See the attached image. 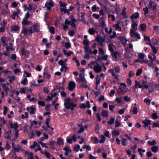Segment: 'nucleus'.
Wrapping results in <instances>:
<instances>
[{
	"instance_id": "53",
	"label": "nucleus",
	"mask_w": 159,
	"mask_h": 159,
	"mask_svg": "<svg viewBox=\"0 0 159 159\" xmlns=\"http://www.w3.org/2000/svg\"><path fill=\"white\" fill-rule=\"evenodd\" d=\"M125 9H126L125 8V10H122V12L121 14L125 18H127L128 17L125 15V14H126Z\"/></svg>"
},
{
	"instance_id": "11",
	"label": "nucleus",
	"mask_w": 159,
	"mask_h": 159,
	"mask_svg": "<svg viewBox=\"0 0 159 159\" xmlns=\"http://www.w3.org/2000/svg\"><path fill=\"white\" fill-rule=\"evenodd\" d=\"M142 122L144 124L143 127L144 128H146L151 124V121L147 119H146L144 120Z\"/></svg>"
},
{
	"instance_id": "28",
	"label": "nucleus",
	"mask_w": 159,
	"mask_h": 159,
	"mask_svg": "<svg viewBox=\"0 0 159 159\" xmlns=\"http://www.w3.org/2000/svg\"><path fill=\"white\" fill-rule=\"evenodd\" d=\"M146 24H141L140 25V27L141 30L143 31H145L146 30Z\"/></svg>"
},
{
	"instance_id": "17",
	"label": "nucleus",
	"mask_w": 159,
	"mask_h": 159,
	"mask_svg": "<svg viewBox=\"0 0 159 159\" xmlns=\"http://www.w3.org/2000/svg\"><path fill=\"white\" fill-rule=\"evenodd\" d=\"M135 85L134 87L135 88L138 87L139 88H143V86H142L141 83L139 82H138L137 80H135Z\"/></svg>"
},
{
	"instance_id": "23",
	"label": "nucleus",
	"mask_w": 159,
	"mask_h": 159,
	"mask_svg": "<svg viewBox=\"0 0 159 159\" xmlns=\"http://www.w3.org/2000/svg\"><path fill=\"white\" fill-rule=\"evenodd\" d=\"M25 153L26 154H29V156L28 157V159H34L32 152H30L29 153L28 152H26Z\"/></svg>"
},
{
	"instance_id": "14",
	"label": "nucleus",
	"mask_w": 159,
	"mask_h": 159,
	"mask_svg": "<svg viewBox=\"0 0 159 159\" xmlns=\"http://www.w3.org/2000/svg\"><path fill=\"white\" fill-rule=\"evenodd\" d=\"M96 40L98 43L101 44H102V42L105 41V39L102 37H97Z\"/></svg>"
},
{
	"instance_id": "59",
	"label": "nucleus",
	"mask_w": 159,
	"mask_h": 159,
	"mask_svg": "<svg viewBox=\"0 0 159 159\" xmlns=\"http://www.w3.org/2000/svg\"><path fill=\"white\" fill-rule=\"evenodd\" d=\"M115 123V127H119L121 124L120 123L116 120Z\"/></svg>"
},
{
	"instance_id": "42",
	"label": "nucleus",
	"mask_w": 159,
	"mask_h": 159,
	"mask_svg": "<svg viewBox=\"0 0 159 159\" xmlns=\"http://www.w3.org/2000/svg\"><path fill=\"white\" fill-rule=\"evenodd\" d=\"M26 88H22V89H20V93H25V92L26 91Z\"/></svg>"
},
{
	"instance_id": "7",
	"label": "nucleus",
	"mask_w": 159,
	"mask_h": 159,
	"mask_svg": "<svg viewBox=\"0 0 159 159\" xmlns=\"http://www.w3.org/2000/svg\"><path fill=\"white\" fill-rule=\"evenodd\" d=\"M26 110L29 112L30 114H34L35 113V108L31 106L30 107H27Z\"/></svg>"
},
{
	"instance_id": "37",
	"label": "nucleus",
	"mask_w": 159,
	"mask_h": 159,
	"mask_svg": "<svg viewBox=\"0 0 159 159\" xmlns=\"http://www.w3.org/2000/svg\"><path fill=\"white\" fill-rule=\"evenodd\" d=\"M24 74L23 76L24 77H30L31 75V74L30 73L27 72L25 70L24 71Z\"/></svg>"
},
{
	"instance_id": "61",
	"label": "nucleus",
	"mask_w": 159,
	"mask_h": 159,
	"mask_svg": "<svg viewBox=\"0 0 159 159\" xmlns=\"http://www.w3.org/2000/svg\"><path fill=\"white\" fill-rule=\"evenodd\" d=\"M65 46L66 48L68 49L70 47V43L66 42L65 43Z\"/></svg>"
},
{
	"instance_id": "50",
	"label": "nucleus",
	"mask_w": 159,
	"mask_h": 159,
	"mask_svg": "<svg viewBox=\"0 0 159 159\" xmlns=\"http://www.w3.org/2000/svg\"><path fill=\"white\" fill-rule=\"evenodd\" d=\"M104 133L105 136L108 137V138L110 137V136H109V131L104 130Z\"/></svg>"
},
{
	"instance_id": "38",
	"label": "nucleus",
	"mask_w": 159,
	"mask_h": 159,
	"mask_svg": "<svg viewBox=\"0 0 159 159\" xmlns=\"http://www.w3.org/2000/svg\"><path fill=\"white\" fill-rule=\"evenodd\" d=\"M127 141V139H125L124 138H123L121 140V143L123 146H125L126 145L125 143Z\"/></svg>"
},
{
	"instance_id": "19",
	"label": "nucleus",
	"mask_w": 159,
	"mask_h": 159,
	"mask_svg": "<svg viewBox=\"0 0 159 159\" xmlns=\"http://www.w3.org/2000/svg\"><path fill=\"white\" fill-rule=\"evenodd\" d=\"M7 121H5L3 117L0 118V127L3 126V125L6 124Z\"/></svg>"
},
{
	"instance_id": "2",
	"label": "nucleus",
	"mask_w": 159,
	"mask_h": 159,
	"mask_svg": "<svg viewBox=\"0 0 159 159\" xmlns=\"http://www.w3.org/2000/svg\"><path fill=\"white\" fill-rule=\"evenodd\" d=\"M130 34L131 37H136L138 39H140L141 38L140 35L132 29L130 30Z\"/></svg>"
},
{
	"instance_id": "51",
	"label": "nucleus",
	"mask_w": 159,
	"mask_h": 159,
	"mask_svg": "<svg viewBox=\"0 0 159 159\" xmlns=\"http://www.w3.org/2000/svg\"><path fill=\"white\" fill-rule=\"evenodd\" d=\"M143 37H144V39L145 40L149 42H151V41L150 39V38L149 37L146 36L145 35H144Z\"/></svg>"
},
{
	"instance_id": "5",
	"label": "nucleus",
	"mask_w": 159,
	"mask_h": 159,
	"mask_svg": "<svg viewBox=\"0 0 159 159\" xmlns=\"http://www.w3.org/2000/svg\"><path fill=\"white\" fill-rule=\"evenodd\" d=\"M31 27L32 30H33L35 32H38L39 31L40 26L39 24H36L33 25Z\"/></svg>"
},
{
	"instance_id": "58",
	"label": "nucleus",
	"mask_w": 159,
	"mask_h": 159,
	"mask_svg": "<svg viewBox=\"0 0 159 159\" xmlns=\"http://www.w3.org/2000/svg\"><path fill=\"white\" fill-rule=\"evenodd\" d=\"M5 147L7 149V150H9L11 148V147L10 146V145L9 144V142L8 141H7L6 142Z\"/></svg>"
},
{
	"instance_id": "6",
	"label": "nucleus",
	"mask_w": 159,
	"mask_h": 159,
	"mask_svg": "<svg viewBox=\"0 0 159 159\" xmlns=\"http://www.w3.org/2000/svg\"><path fill=\"white\" fill-rule=\"evenodd\" d=\"M97 65L94 66V70L97 73H99L102 70V67L100 66L98 63H97Z\"/></svg>"
},
{
	"instance_id": "31",
	"label": "nucleus",
	"mask_w": 159,
	"mask_h": 159,
	"mask_svg": "<svg viewBox=\"0 0 159 159\" xmlns=\"http://www.w3.org/2000/svg\"><path fill=\"white\" fill-rule=\"evenodd\" d=\"M57 142L59 145H62L63 144V140L60 138H58L57 139Z\"/></svg>"
},
{
	"instance_id": "21",
	"label": "nucleus",
	"mask_w": 159,
	"mask_h": 159,
	"mask_svg": "<svg viewBox=\"0 0 159 159\" xmlns=\"http://www.w3.org/2000/svg\"><path fill=\"white\" fill-rule=\"evenodd\" d=\"M101 115L102 116L106 117L108 116V112L107 110H103L102 111Z\"/></svg>"
},
{
	"instance_id": "13",
	"label": "nucleus",
	"mask_w": 159,
	"mask_h": 159,
	"mask_svg": "<svg viewBox=\"0 0 159 159\" xmlns=\"http://www.w3.org/2000/svg\"><path fill=\"white\" fill-rule=\"evenodd\" d=\"M132 23L131 24L132 27L134 30H138V24L135 22L134 20H132Z\"/></svg>"
},
{
	"instance_id": "48",
	"label": "nucleus",
	"mask_w": 159,
	"mask_h": 159,
	"mask_svg": "<svg viewBox=\"0 0 159 159\" xmlns=\"http://www.w3.org/2000/svg\"><path fill=\"white\" fill-rule=\"evenodd\" d=\"M27 98L30 102H32L34 100V98H30V96L28 95L27 96Z\"/></svg>"
},
{
	"instance_id": "40",
	"label": "nucleus",
	"mask_w": 159,
	"mask_h": 159,
	"mask_svg": "<svg viewBox=\"0 0 159 159\" xmlns=\"http://www.w3.org/2000/svg\"><path fill=\"white\" fill-rule=\"evenodd\" d=\"M82 148L84 149H86L89 151L91 150V148L89 146L85 145Z\"/></svg>"
},
{
	"instance_id": "49",
	"label": "nucleus",
	"mask_w": 159,
	"mask_h": 159,
	"mask_svg": "<svg viewBox=\"0 0 159 159\" xmlns=\"http://www.w3.org/2000/svg\"><path fill=\"white\" fill-rule=\"evenodd\" d=\"M83 44L85 45V46H89V41L87 39L84 40L83 41Z\"/></svg>"
},
{
	"instance_id": "25",
	"label": "nucleus",
	"mask_w": 159,
	"mask_h": 159,
	"mask_svg": "<svg viewBox=\"0 0 159 159\" xmlns=\"http://www.w3.org/2000/svg\"><path fill=\"white\" fill-rule=\"evenodd\" d=\"M120 134V133L118 131L115 130L112 132V136H118Z\"/></svg>"
},
{
	"instance_id": "36",
	"label": "nucleus",
	"mask_w": 159,
	"mask_h": 159,
	"mask_svg": "<svg viewBox=\"0 0 159 159\" xmlns=\"http://www.w3.org/2000/svg\"><path fill=\"white\" fill-rule=\"evenodd\" d=\"M123 98L122 97L120 98H117L115 99V101H117L118 103H120L122 101Z\"/></svg>"
},
{
	"instance_id": "56",
	"label": "nucleus",
	"mask_w": 159,
	"mask_h": 159,
	"mask_svg": "<svg viewBox=\"0 0 159 159\" xmlns=\"http://www.w3.org/2000/svg\"><path fill=\"white\" fill-rule=\"evenodd\" d=\"M27 78H25L22 81H21L20 83L21 84H23L24 85H25L26 84L27 82Z\"/></svg>"
},
{
	"instance_id": "15",
	"label": "nucleus",
	"mask_w": 159,
	"mask_h": 159,
	"mask_svg": "<svg viewBox=\"0 0 159 159\" xmlns=\"http://www.w3.org/2000/svg\"><path fill=\"white\" fill-rule=\"evenodd\" d=\"M10 127L11 129H17L18 127V124L17 123L13 124L12 123H10L9 124Z\"/></svg>"
},
{
	"instance_id": "3",
	"label": "nucleus",
	"mask_w": 159,
	"mask_h": 159,
	"mask_svg": "<svg viewBox=\"0 0 159 159\" xmlns=\"http://www.w3.org/2000/svg\"><path fill=\"white\" fill-rule=\"evenodd\" d=\"M76 86V84L74 81H71L69 82L68 86V89L69 91H72Z\"/></svg>"
},
{
	"instance_id": "27",
	"label": "nucleus",
	"mask_w": 159,
	"mask_h": 159,
	"mask_svg": "<svg viewBox=\"0 0 159 159\" xmlns=\"http://www.w3.org/2000/svg\"><path fill=\"white\" fill-rule=\"evenodd\" d=\"M158 149V148L157 146H154L152 148L151 150L152 152L155 153H156L157 152Z\"/></svg>"
},
{
	"instance_id": "32",
	"label": "nucleus",
	"mask_w": 159,
	"mask_h": 159,
	"mask_svg": "<svg viewBox=\"0 0 159 159\" xmlns=\"http://www.w3.org/2000/svg\"><path fill=\"white\" fill-rule=\"evenodd\" d=\"M29 10L30 11H32V10H34V11H35V6L34 5L33 6L32 5H31V4H29Z\"/></svg>"
},
{
	"instance_id": "16",
	"label": "nucleus",
	"mask_w": 159,
	"mask_h": 159,
	"mask_svg": "<svg viewBox=\"0 0 159 159\" xmlns=\"http://www.w3.org/2000/svg\"><path fill=\"white\" fill-rule=\"evenodd\" d=\"M21 23L23 25H30V21L28 20L27 19H23Z\"/></svg>"
},
{
	"instance_id": "55",
	"label": "nucleus",
	"mask_w": 159,
	"mask_h": 159,
	"mask_svg": "<svg viewBox=\"0 0 159 159\" xmlns=\"http://www.w3.org/2000/svg\"><path fill=\"white\" fill-rule=\"evenodd\" d=\"M19 3H16V2H12L11 4V6L14 7H16L18 6Z\"/></svg>"
},
{
	"instance_id": "62",
	"label": "nucleus",
	"mask_w": 159,
	"mask_h": 159,
	"mask_svg": "<svg viewBox=\"0 0 159 159\" xmlns=\"http://www.w3.org/2000/svg\"><path fill=\"white\" fill-rule=\"evenodd\" d=\"M44 155L47 158H49L50 157V154L49 153L47 152L46 151L44 152Z\"/></svg>"
},
{
	"instance_id": "10",
	"label": "nucleus",
	"mask_w": 159,
	"mask_h": 159,
	"mask_svg": "<svg viewBox=\"0 0 159 159\" xmlns=\"http://www.w3.org/2000/svg\"><path fill=\"white\" fill-rule=\"evenodd\" d=\"M111 55L114 57L116 59H117L118 57H120V53L118 51H115V52L111 53Z\"/></svg>"
},
{
	"instance_id": "57",
	"label": "nucleus",
	"mask_w": 159,
	"mask_h": 159,
	"mask_svg": "<svg viewBox=\"0 0 159 159\" xmlns=\"http://www.w3.org/2000/svg\"><path fill=\"white\" fill-rule=\"evenodd\" d=\"M115 72L116 73H119L120 72V69L118 66H116L115 67Z\"/></svg>"
},
{
	"instance_id": "39",
	"label": "nucleus",
	"mask_w": 159,
	"mask_h": 159,
	"mask_svg": "<svg viewBox=\"0 0 159 159\" xmlns=\"http://www.w3.org/2000/svg\"><path fill=\"white\" fill-rule=\"evenodd\" d=\"M114 118H110V120L107 123L108 125H111L114 123Z\"/></svg>"
},
{
	"instance_id": "47",
	"label": "nucleus",
	"mask_w": 159,
	"mask_h": 159,
	"mask_svg": "<svg viewBox=\"0 0 159 159\" xmlns=\"http://www.w3.org/2000/svg\"><path fill=\"white\" fill-rule=\"evenodd\" d=\"M80 148V146L79 145H77L76 146H75L74 147V149L76 152H77L79 151Z\"/></svg>"
},
{
	"instance_id": "43",
	"label": "nucleus",
	"mask_w": 159,
	"mask_h": 159,
	"mask_svg": "<svg viewBox=\"0 0 159 159\" xmlns=\"http://www.w3.org/2000/svg\"><path fill=\"white\" fill-rule=\"evenodd\" d=\"M100 78L98 76H97L96 78V85L98 86V84H100Z\"/></svg>"
},
{
	"instance_id": "30",
	"label": "nucleus",
	"mask_w": 159,
	"mask_h": 159,
	"mask_svg": "<svg viewBox=\"0 0 159 159\" xmlns=\"http://www.w3.org/2000/svg\"><path fill=\"white\" fill-rule=\"evenodd\" d=\"M106 138L103 135H101V139L99 141V143H103L105 141Z\"/></svg>"
},
{
	"instance_id": "64",
	"label": "nucleus",
	"mask_w": 159,
	"mask_h": 159,
	"mask_svg": "<svg viewBox=\"0 0 159 159\" xmlns=\"http://www.w3.org/2000/svg\"><path fill=\"white\" fill-rule=\"evenodd\" d=\"M144 102L146 103L147 104L149 105L150 103V101L148 98H145L144 100Z\"/></svg>"
},
{
	"instance_id": "46",
	"label": "nucleus",
	"mask_w": 159,
	"mask_h": 159,
	"mask_svg": "<svg viewBox=\"0 0 159 159\" xmlns=\"http://www.w3.org/2000/svg\"><path fill=\"white\" fill-rule=\"evenodd\" d=\"M38 104H39V105L43 106H44L45 105V102L43 101H38Z\"/></svg>"
},
{
	"instance_id": "35",
	"label": "nucleus",
	"mask_w": 159,
	"mask_h": 159,
	"mask_svg": "<svg viewBox=\"0 0 159 159\" xmlns=\"http://www.w3.org/2000/svg\"><path fill=\"white\" fill-rule=\"evenodd\" d=\"M59 4L61 7H63V8H66V4L65 3H63L61 1H60Z\"/></svg>"
},
{
	"instance_id": "45",
	"label": "nucleus",
	"mask_w": 159,
	"mask_h": 159,
	"mask_svg": "<svg viewBox=\"0 0 159 159\" xmlns=\"http://www.w3.org/2000/svg\"><path fill=\"white\" fill-rule=\"evenodd\" d=\"M60 10L61 12H63L64 13H66L67 11L68 10V9H66V8H60Z\"/></svg>"
},
{
	"instance_id": "52",
	"label": "nucleus",
	"mask_w": 159,
	"mask_h": 159,
	"mask_svg": "<svg viewBox=\"0 0 159 159\" xmlns=\"http://www.w3.org/2000/svg\"><path fill=\"white\" fill-rule=\"evenodd\" d=\"M30 14H29V12H27L25 14V17L23 19L27 20L30 17Z\"/></svg>"
},
{
	"instance_id": "26",
	"label": "nucleus",
	"mask_w": 159,
	"mask_h": 159,
	"mask_svg": "<svg viewBox=\"0 0 159 159\" xmlns=\"http://www.w3.org/2000/svg\"><path fill=\"white\" fill-rule=\"evenodd\" d=\"M101 22L100 23V25L102 27H105L106 26L105 22L103 19V17L100 18Z\"/></svg>"
},
{
	"instance_id": "24",
	"label": "nucleus",
	"mask_w": 159,
	"mask_h": 159,
	"mask_svg": "<svg viewBox=\"0 0 159 159\" xmlns=\"http://www.w3.org/2000/svg\"><path fill=\"white\" fill-rule=\"evenodd\" d=\"M19 29V27L17 25H14L11 27V30L12 31L16 32Z\"/></svg>"
},
{
	"instance_id": "33",
	"label": "nucleus",
	"mask_w": 159,
	"mask_h": 159,
	"mask_svg": "<svg viewBox=\"0 0 159 159\" xmlns=\"http://www.w3.org/2000/svg\"><path fill=\"white\" fill-rule=\"evenodd\" d=\"M15 76H8L7 78L9 79L8 80L9 82H10V83H12V80H15Z\"/></svg>"
},
{
	"instance_id": "34",
	"label": "nucleus",
	"mask_w": 159,
	"mask_h": 159,
	"mask_svg": "<svg viewBox=\"0 0 159 159\" xmlns=\"http://www.w3.org/2000/svg\"><path fill=\"white\" fill-rule=\"evenodd\" d=\"M89 34L91 35H93L95 32V31L93 28H90L89 30Z\"/></svg>"
},
{
	"instance_id": "60",
	"label": "nucleus",
	"mask_w": 159,
	"mask_h": 159,
	"mask_svg": "<svg viewBox=\"0 0 159 159\" xmlns=\"http://www.w3.org/2000/svg\"><path fill=\"white\" fill-rule=\"evenodd\" d=\"M75 32L74 30H70L68 32L69 35L70 36H72L74 35Z\"/></svg>"
},
{
	"instance_id": "18",
	"label": "nucleus",
	"mask_w": 159,
	"mask_h": 159,
	"mask_svg": "<svg viewBox=\"0 0 159 159\" xmlns=\"http://www.w3.org/2000/svg\"><path fill=\"white\" fill-rule=\"evenodd\" d=\"M126 92V91H124L123 88L121 86L119 87V89L118 90L117 93L119 94H124Z\"/></svg>"
},
{
	"instance_id": "63",
	"label": "nucleus",
	"mask_w": 159,
	"mask_h": 159,
	"mask_svg": "<svg viewBox=\"0 0 159 159\" xmlns=\"http://www.w3.org/2000/svg\"><path fill=\"white\" fill-rule=\"evenodd\" d=\"M130 99V98L127 96H125L124 98V100L127 102H129Z\"/></svg>"
},
{
	"instance_id": "44",
	"label": "nucleus",
	"mask_w": 159,
	"mask_h": 159,
	"mask_svg": "<svg viewBox=\"0 0 159 159\" xmlns=\"http://www.w3.org/2000/svg\"><path fill=\"white\" fill-rule=\"evenodd\" d=\"M142 72V70L141 69H139L136 73V75L137 76H139L141 74Z\"/></svg>"
},
{
	"instance_id": "9",
	"label": "nucleus",
	"mask_w": 159,
	"mask_h": 159,
	"mask_svg": "<svg viewBox=\"0 0 159 159\" xmlns=\"http://www.w3.org/2000/svg\"><path fill=\"white\" fill-rule=\"evenodd\" d=\"M84 50L85 52L87 53L90 55L93 54V52L89 46H85L84 47Z\"/></svg>"
},
{
	"instance_id": "20",
	"label": "nucleus",
	"mask_w": 159,
	"mask_h": 159,
	"mask_svg": "<svg viewBox=\"0 0 159 159\" xmlns=\"http://www.w3.org/2000/svg\"><path fill=\"white\" fill-rule=\"evenodd\" d=\"M113 46H114L113 44L111 43H110L108 45V49L111 52V53L114 52V50L113 48Z\"/></svg>"
},
{
	"instance_id": "8",
	"label": "nucleus",
	"mask_w": 159,
	"mask_h": 159,
	"mask_svg": "<svg viewBox=\"0 0 159 159\" xmlns=\"http://www.w3.org/2000/svg\"><path fill=\"white\" fill-rule=\"evenodd\" d=\"M80 77V79H78L77 80V81L78 82L81 81L84 82V84H86L87 83L86 80H85L84 75L83 74H80L79 75Z\"/></svg>"
},
{
	"instance_id": "54",
	"label": "nucleus",
	"mask_w": 159,
	"mask_h": 159,
	"mask_svg": "<svg viewBox=\"0 0 159 159\" xmlns=\"http://www.w3.org/2000/svg\"><path fill=\"white\" fill-rule=\"evenodd\" d=\"M114 27L116 30H119V31H121V27L119 26V25H118V24H116L114 25Z\"/></svg>"
},
{
	"instance_id": "29",
	"label": "nucleus",
	"mask_w": 159,
	"mask_h": 159,
	"mask_svg": "<svg viewBox=\"0 0 159 159\" xmlns=\"http://www.w3.org/2000/svg\"><path fill=\"white\" fill-rule=\"evenodd\" d=\"M49 31L51 34H54L55 33L54 27L53 26L50 27L49 29Z\"/></svg>"
},
{
	"instance_id": "12",
	"label": "nucleus",
	"mask_w": 159,
	"mask_h": 159,
	"mask_svg": "<svg viewBox=\"0 0 159 159\" xmlns=\"http://www.w3.org/2000/svg\"><path fill=\"white\" fill-rule=\"evenodd\" d=\"M139 17V13L136 12L134 13L130 17V18L131 19H137Z\"/></svg>"
},
{
	"instance_id": "4",
	"label": "nucleus",
	"mask_w": 159,
	"mask_h": 159,
	"mask_svg": "<svg viewBox=\"0 0 159 159\" xmlns=\"http://www.w3.org/2000/svg\"><path fill=\"white\" fill-rule=\"evenodd\" d=\"M149 8L152 10H154L157 8V4L154 2L150 1L149 2Z\"/></svg>"
},
{
	"instance_id": "22",
	"label": "nucleus",
	"mask_w": 159,
	"mask_h": 159,
	"mask_svg": "<svg viewBox=\"0 0 159 159\" xmlns=\"http://www.w3.org/2000/svg\"><path fill=\"white\" fill-rule=\"evenodd\" d=\"M73 103L70 102V99L69 98H67L66 99V102L64 101V105L65 106L66 105H71Z\"/></svg>"
},
{
	"instance_id": "1",
	"label": "nucleus",
	"mask_w": 159,
	"mask_h": 159,
	"mask_svg": "<svg viewBox=\"0 0 159 159\" xmlns=\"http://www.w3.org/2000/svg\"><path fill=\"white\" fill-rule=\"evenodd\" d=\"M33 33V31L32 27H30L29 30H28L25 27L23 26L21 34H23L24 35L26 36L28 35L31 34Z\"/></svg>"
},
{
	"instance_id": "41",
	"label": "nucleus",
	"mask_w": 159,
	"mask_h": 159,
	"mask_svg": "<svg viewBox=\"0 0 159 159\" xmlns=\"http://www.w3.org/2000/svg\"><path fill=\"white\" fill-rule=\"evenodd\" d=\"M132 112L133 114H135L138 113L137 108L136 107H134L133 109Z\"/></svg>"
}]
</instances>
